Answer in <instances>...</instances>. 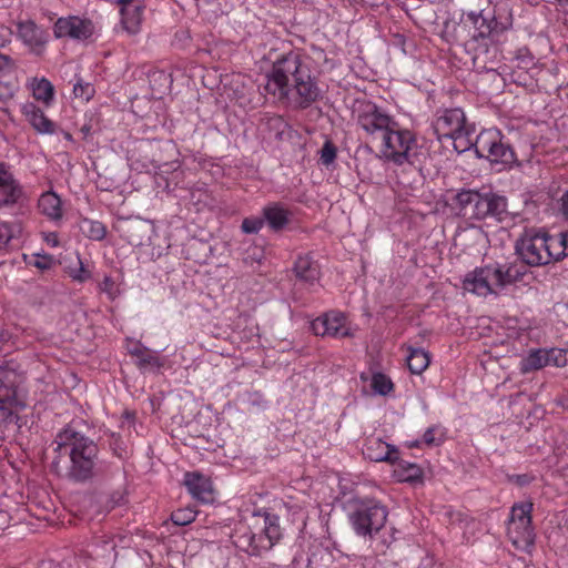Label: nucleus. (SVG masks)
Returning <instances> with one entry per match:
<instances>
[{"label":"nucleus","instance_id":"obj_1","mask_svg":"<svg viewBox=\"0 0 568 568\" xmlns=\"http://www.w3.org/2000/svg\"><path fill=\"white\" fill-rule=\"evenodd\" d=\"M265 90L278 99L286 98L301 105L318 97L317 87L295 57H285L274 63L267 74Z\"/></svg>","mask_w":568,"mask_h":568},{"label":"nucleus","instance_id":"obj_2","mask_svg":"<svg viewBox=\"0 0 568 568\" xmlns=\"http://www.w3.org/2000/svg\"><path fill=\"white\" fill-rule=\"evenodd\" d=\"M516 251L528 265H545L568 255V232L557 236L537 229L526 230L517 241Z\"/></svg>","mask_w":568,"mask_h":568},{"label":"nucleus","instance_id":"obj_3","mask_svg":"<svg viewBox=\"0 0 568 568\" xmlns=\"http://www.w3.org/2000/svg\"><path fill=\"white\" fill-rule=\"evenodd\" d=\"M452 210L465 221H481L489 216L501 219L507 211L505 196L493 192L460 190L450 200Z\"/></svg>","mask_w":568,"mask_h":568},{"label":"nucleus","instance_id":"obj_4","mask_svg":"<svg viewBox=\"0 0 568 568\" xmlns=\"http://www.w3.org/2000/svg\"><path fill=\"white\" fill-rule=\"evenodd\" d=\"M55 444L61 454L69 455L70 473L74 478L87 479L91 476L98 454L93 440L68 427L57 435Z\"/></svg>","mask_w":568,"mask_h":568},{"label":"nucleus","instance_id":"obj_5","mask_svg":"<svg viewBox=\"0 0 568 568\" xmlns=\"http://www.w3.org/2000/svg\"><path fill=\"white\" fill-rule=\"evenodd\" d=\"M510 282L509 268L506 265L495 263L476 267L468 273L464 278L463 287L478 296H487L498 294Z\"/></svg>","mask_w":568,"mask_h":568},{"label":"nucleus","instance_id":"obj_6","mask_svg":"<svg viewBox=\"0 0 568 568\" xmlns=\"http://www.w3.org/2000/svg\"><path fill=\"white\" fill-rule=\"evenodd\" d=\"M22 377L12 365L0 367V427L16 426L18 414L24 406L18 392Z\"/></svg>","mask_w":568,"mask_h":568},{"label":"nucleus","instance_id":"obj_7","mask_svg":"<svg viewBox=\"0 0 568 568\" xmlns=\"http://www.w3.org/2000/svg\"><path fill=\"white\" fill-rule=\"evenodd\" d=\"M435 131L439 139L447 138L454 141L458 152L468 150L473 145L471 134L474 128L467 123L465 113L459 108L445 110L435 121Z\"/></svg>","mask_w":568,"mask_h":568},{"label":"nucleus","instance_id":"obj_8","mask_svg":"<svg viewBox=\"0 0 568 568\" xmlns=\"http://www.w3.org/2000/svg\"><path fill=\"white\" fill-rule=\"evenodd\" d=\"M387 511L374 499H363L355 503L349 520L357 535L367 536L379 531L386 523Z\"/></svg>","mask_w":568,"mask_h":568},{"label":"nucleus","instance_id":"obj_9","mask_svg":"<svg viewBox=\"0 0 568 568\" xmlns=\"http://www.w3.org/2000/svg\"><path fill=\"white\" fill-rule=\"evenodd\" d=\"M379 140L383 158L396 164L410 161L416 140L409 130L400 129L396 122Z\"/></svg>","mask_w":568,"mask_h":568},{"label":"nucleus","instance_id":"obj_10","mask_svg":"<svg viewBox=\"0 0 568 568\" xmlns=\"http://www.w3.org/2000/svg\"><path fill=\"white\" fill-rule=\"evenodd\" d=\"M532 504L529 501L518 503L511 507L507 534L513 545L521 550L529 549L535 541V534L531 528Z\"/></svg>","mask_w":568,"mask_h":568},{"label":"nucleus","instance_id":"obj_11","mask_svg":"<svg viewBox=\"0 0 568 568\" xmlns=\"http://www.w3.org/2000/svg\"><path fill=\"white\" fill-rule=\"evenodd\" d=\"M474 145L477 154L491 163L506 165L514 160L513 151L503 143L501 134L497 129L481 131Z\"/></svg>","mask_w":568,"mask_h":568},{"label":"nucleus","instance_id":"obj_12","mask_svg":"<svg viewBox=\"0 0 568 568\" xmlns=\"http://www.w3.org/2000/svg\"><path fill=\"white\" fill-rule=\"evenodd\" d=\"M357 123L368 135L381 139L396 121L375 104L366 102L358 106Z\"/></svg>","mask_w":568,"mask_h":568},{"label":"nucleus","instance_id":"obj_13","mask_svg":"<svg viewBox=\"0 0 568 568\" xmlns=\"http://www.w3.org/2000/svg\"><path fill=\"white\" fill-rule=\"evenodd\" d=\"M568 363V352L562 348L530 349L520 361L519 369L523 374L541 369L546 366L562 367Z\"/></svg>","mask_w":568,"mask_h":568},{"label":"nucleus","instance_id":"obj_14","mask_svg":"<svg viewBox=\"0 0 568 568\" xmlns=\"http://www.w3.org/2000/svg\"><path fill=\"white\" fill-rule=\"evenodd\" d=\"M311 328L317 336L351 337L355 335L357 327L354 326L347 317L337 311H332L325 315L315 318L311 323Z\"/></svg>","mask_w":568,"mask_h":568},{"label":"nucleus","instance_id":"obj_15","mask_svg":"<svg viewBox=\"0 0 568 568\" xmlns=\"http://www.w3.org/2000/svg\"><path fill=\"white\" fill-rule=\"evenodd\" d=\"M95 26L84 17L59 18L53 27L55 38H70L77 41L90 40L95 34Z\"/></svg>","mask_w":568,"mask_h":568},{"label":"nucleus","instance_id":"obj_16","mask_svg":"<svg viewBox=\"0 0 568 568\" xmlns=\"http://www.w3.org/2000/svg\"><path fill=\"white\" fill-rule=\"evenodd\" d=\"M20 112L29 125L39 134L52 135L57 132V125L34 102L27 101L20 105Z\"/></svg>","mask_w":568,"mask_h":568},{"label":"nucleus","instance_id":"obj_17","mask_svg":"<svg viewBox=\"0 0 568 568\" xmlns=\"http://www.w3.org/2000/svg\"><path fill=\"white\" fill-rule=\"evenodd\" d=\"M18 38L34 54L44 51L49 34L33 21L27 20L18 23Z\"/></svg>","mask_w":568,"mask_h":568},{"label":"nucleus","instance_id":"obj_18","mask_svg":"<svg viewBox=\"0 0 568 568\" xmlns=\"http://www.w3.org/2000/svg\"><path fill=\"white\" fill-rule=\"evenodd\" d=\"M184 485L193 498L204 504L215 501V490L209 477L197 473H187L184 476Z\"/></svg>","mask_w":568,"mask_h":568},{"label":"nucleus","instance_id":"obj_19","mask_svg":"<svg viewBox=\"0 0 568 568\" xmlns=\"http://www.w3.org/2000/svg\"><path fill=\"white\" fill-rule=\"evenodd\" d=\"M128 351L135 358L139 368L144 372L160 373L165 366L166 361L160 356L159 352L151 351L139 343H133Z\"/></svg>","mask_w":568,"mask_h":568},{"label":"nucleus","instance_id":"obj_20","mask_svg":"<svg viewBox=\"0 0 568 568\" xmlns=\"http://www.w3.org/2000/svg\"><path fill=\"white\" fill-rule=\"evenodd\" d=\"M365 457L373 462L395 463L398 458L396 447L385 443L378 437H369L363 448Z\"/></svg>","mask_w":568,"mask_h":568},{"label":"nucleus","instance_id":"obj_21","mask_svg":"<svg viewBox=\"0 0 568 568\" xmlns=\"http://www.w3.org/2000/svg\"><path fill=\"white\" fill-rule=\"evenodd\" d=\"M22 195V189L12 173L0 163V206L14 204Z\"/></svg>","mask_w":568,"mask_h":568},{"label":"nucleus","instance_id":"obj_22","mask_svg":"<svg viewBox=\"0 0 568 568\" xmlns=\"http://www.w3.org/2000/svg\"><path fill=\"white\" fill-rule=\"evenodd\" d=\"M26 88L31 92L32 98L49 108L53 104L55 90L53 84L44 77H32L26 82Z\"/></svg>","mask_w":568,"mask_h":568},{"label":"nucleus","instance_id":"obj_23","mask_svg":"<svg viewBox=\"0 0 568 568\" xmlns=\"http://www.w3.org/2000/svg\"><path fill=\"white\" fill-rule=\"evenodd\" d=\"M251 519L254 521V525H258L260 521L263 523L261 531H252V541L261 534H263L266 537L270 547L273 546L280 539L281 528L278 524V517L276 515L267 513H253Z\"/></svg>","mask_w":568,"mask_h":568},{"label":"nucleus","instance_id":"obj_24","mask_svg":"<svg viewBox=\"0 0 568 568\" xmlns=\"http://www.w3.org/2000/svg\"><path fill=\"white\" fill-rule=\"evenodd\" d=\"M38 207L41 214L51 221L57 222L63 217V202L53 191H47L40 195Z\"/></svg>","mask_w":568,"mask_h":568},{"label":"nucleus","instance_id":"obj_25","mask_svg":"<svg viewBox=\"0 0 568 568\" xmlns=\"http://www.w3.org/2000/svg\"><path fill=\"white\" fill-rule=\"evenodd\" d=\"M393 464V474L398 481L413 483L422 479L423 471L417 464L398 459Z\"/></svg>","mask_w":568,"mask_h":568},{"label":"nucleus","instance_id":"obj_26","mask_svg":"<svg viewBox=\"0 0 568 568\" xmlns=\"http://www.w3.org/2000/svg\"><path fill=\"white\" fill-rule=\"evenodd\" d=\"M407 365L413 374H422L430 363V356L424 348L407 347Z\"/></svg>","mask_w":568,"mask_h":568},{"label":"nucleus","instance_id":"obj_27","mask_svg":"<svg viewBox=\"0 0 568 568\" xmlns=\"http://www.w3.org/2000/svg\"><path fill=\"white\" fill-rule=\"evenodd\" d=\"M294 270L296 276L308 284H313L318 278L317 265L308 256L298 257Z\"/></svg>","mask_w":568,"mask_h":568},{"label":"nucleus","instance_id":"obj_28","mask_svg":"<svg viewBox=\"0 0 568 568\" xmlns=\"http://www.w3.org/2000/svg\"><path fill=\"white\" fill-rule=\"evenodd\" d=\"M65 271L69 276L77 282H85L90 277V272L84 267L80 256L77 253L64 258Z\"/></svg>","mask_w":568,"mask_h":568},{"label":"nucleus","instance_id":"obj_29","mask_svg":"<svg viewBox=\"0 0 568 568\" xmlns=\"http://www.w3.org/2000/svg\"><path fill=\"white\" fill-rule=\"evenodd\" d=\"M263 215L273 230L282 229L288 221V212L278 204L264 207Z\"/></svg>","mask_w":568,"mask_h":568},{"label":"nucleus","instance_id":"obj_30","mask_svg":"<svg viewBox=\"0 0 568 568\" xmlns=\"http://www.w3.org/2000/svg\"><path fill=\"white\" fill-rule=\"evenodd\" d=\"M81 232L91 240L100 241L105 236V227L104 225L94 220L83 219L80 222Z\"/></svg>","mask_w":568,"mask_h":568},{"label":"nucleus","instance_id":"obj_31","mask_svg":"<svg viewBox=\"0 0 568 568\" xmlns=\"http://www.w3.org/2000/svg\"><path fill=\"white\" fill-rule=\"evenodd\" d=\"M20 89L19 80H0V102L7 103L14 99Z\"/></svg>","mask_w":568,"mask_h":568},{"label":"nucleus","instance_id":"obj_32","mask_svg":"<svg viewBox=\"0 0 568 568\" xmlns=\"http://www.w3.org/2000/svg\"><path fill=\"white\" fill-rule=\"evenodd\" d=\"M371 386L376 394L387 395L393 390V383L388 376L376 373L372 376Z\"/></svg>","mask_w":568,"mask_h":568},{"label":"nucleus","instance_id":"obj_33","mask_svg":"<svg viewBox=\"0 0 568 568\" xmlns=\"http://www.w3.org/2000/svg\"><path fill=\"white\" fill-rule=\"evenodd\" d=\"M443 439V433L437 427H430L428 428L420 440L413 442L409 446L410 447H418L422 444L426 446H437L442 443Z\"/></svg>","mask_w":568,"mask_h":568},{"label":"nucleus","instance_id":"obj_34","mask_svg":"<svg viewBox=\"0 0 568 568\" xmlns=\"http://www.w3.org/2000/svg\"><path fill=\"white\" fill-rule=\"evenodd\" d=\"M466 21L470 22L474 26V28L478 31L477 34H474L475 38H484L490 31L489 26L487 24L486 20L480 13L469 12L467 14Z\"/></svg>","mask_w":568,"mask_h":568},{"label":"nucleus","instance_id":"obj_35","mask_svg":"<svg viewBox=\"0 0 568 568\" xmlns=\"http://www.w3.org/2000/svg\"><path fill=\"white\" fill-rule=\"evenodd\" d=\"M20 231L19 225L10 222H0V250L6 247L10 240Z\"/></svg>","mask_w":568,"mask_h":568},{"label":"nucleus","instance_id":"obj_36","mask_svg":"<svg viewBox=\"0 0 568 568\" xmlns=\"http://www.w3.org/2000/svg\"><path fill=\"white\" fill-rule=\"evenodd\" d=\"M195 517L196 513L192 508L179 509L171 516L172 521L178 526H185L192 523Z\"/></svg>","mask_w":568,"mask_h":568},{"label":"nucleus","instance_id":"obj_37","mask_svg":"<svg viewBox=\"0 0 568 568\" xmlns=\"http://www.w3.org/2000/svg\"><path fill=\"white\" fill-rule=\"evenodd\" d=\"M73 94L83 102H88L94 95V88L91 83L78 81L73 87Z\"/></svg>","mask_w":568,"mask_h":568},{"label":"nucleus","instance_id":"obj_38","mask_svg":"<svg viewBox=\"0 0 568 568\" xmlns=\"http://www.w3.org/2000/svg\"><path fill=\"white\" fill-rule=\"evenodd\" d=\"M264 224V220L261 217L252 216L246 217L242 222V231L246 234L257 233Z\"/></svg>","mask_w":568,"mask_h":568},{"label":"nucleus","instance_id":"obj_39","mask_svg":"<svg viewBox=\"0 0 568 568\" xmlns=\"http://www.w3.org/2000/svg\"><path fill=\"white\" fill-rule=\"evenodd\" d=\"M54 263V260L50 255L34 254L31 256L29 264L37 268L44 271L49 270Z\"/></svg>","mask_w":568,"mask_h":568},{"label":"nucleus","instance_id":"obj_40","mask_svg":"<svg viewBox=\"0 0 568 568\" xmlns=\"http://www.w3.org/2000/svg\"><path fill=\"white\" fill-rule=\"evenodd\" d=\"M101 292L105 293L109 298L114 300L119 294L120 290L113 278L105 276L100 284Z\"/></svg>","mask_w":568,"mask_h":568},{"label":"nucleus","instance_id":"obj_41","mask_svg":"<svg viewBox=\"0 0 568 568\" xmlns=\"http://www.w3.org/2000/svg\"><path fill=\"white\" fill-rule=\"evenodd\" d=\"M16 69V61L11 57L0 53V74L8 75L13 73Z\"/></svg>","mask_w":568,"mask_h":568},{"label":"nucleus","instance_id":"obj_42","mask_svg":"<svg viewBox=\"0 0 568 568\" xmlns=\"http://www.w3.org/2000/svg\"><path fill=\"white\" fill-rule=\"evenodd\" d=\"M336 156L335 148L331 143H325L322 151H321V161L328 165L331 164Z\"/></svg>","mask_w":568,"mask_h":568},{"label":"nucleus","instance_id":"obj_43","mask_svg":"<svg viewBox=\"0 0 568 568\" xmlns=\"http://www.w3.org/2000/svg\"><path fill=\"white\" fill-rule=\"evenodd\" d=\"M11 42V32L9 29H0V48H4Z\"/></svg>","mask_w":568,"mask_h":568},{"label":"nucleus","instance_id":"obj_44","mask_svg":"<svg viewBox=\"0 0 568 568\" xmlns=\"http://www.w3.org/2000/svg\"><path fill=\"white\" fill-rule=\"evenodd\" d=\"M43 240H44V242H45L48 245H50V246H52V247H55V246H58V245H59L58 234H57V233H54V232L45 233V234L43 235Z\"/></svg>","mask_w":568,"mask_h":568},{"label":"nucleus","instance_id":"obj_45","mask_svg":"<svg viewBox=\"0 0 568 568\" xmlns=\"http://www.w3.org/2000/svg\"><path fill=\"white\" fill-rule=\"evenodd\" d=\"M561 212L568 219V191L561 197Z\"/></svg>","mask_w":568,"mask_h":568},{"label":"nucleus","instance_id":"obj_46","mask_svg":"<svg viewBox=\"0 0 568 568\" xmlns=\"http://www.w3.org/2000/svg\"><path fill=\"white\" fill-rule=\"evenodd\" d=\"M558 4L565 9H568V0H556Z\"/></svg>","mask_w":568,"mask_h":568},{"label":"nucleus","instance_id":"obj_47","mask_svg":"<svg viewBox=\"0 0 568 568\" xmlns=\"http://www.w3.org/2000/svg\"><path fill=\"white\" fill-rule=\"evenodd\" d=\"M105 546H106V548H108L109 550H113V548H114V546H113L112 544H110V542H106V545H105Z\"/></svg>","mask_w":568,"mask_h":568}]
</instances>
